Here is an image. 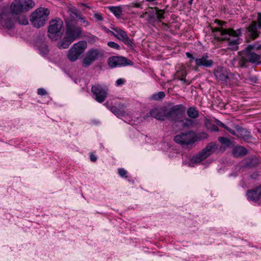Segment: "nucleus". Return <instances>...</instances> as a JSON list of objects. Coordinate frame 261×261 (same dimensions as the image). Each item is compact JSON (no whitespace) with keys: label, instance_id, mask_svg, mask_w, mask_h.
I'll return each mask as SVG.
<instances>
[{"label":"nucleus","instance_id":"obj_56","mask_svg":"<svg viewBox=\"0 0 261 261\" xmlns=\"http://www.w3.org/2000/svg\"><path fill=\"white\" fill-rule=\"evenodd\" d=\"M189 4L190 5H192V3H193V0H189Z\"/></svg>","mask_w":261,"mask_h":261},{"label":"nucleus","instance_id":"obj_54","mask_svg":"<svg viewBox=\"0 0 261 261\" xmlns=\"http://www.w3.org/2000/svg\"><path fill=\"white\" fill-rule=\"evenodd\" d=\"M133 5H134V7H136V8H140L141 7V5L140 3H136V4H134Z\"/></svg>","mask_w":261,"mask_h":261},{"label":"nucleus","instance_id":"obj_12","mask_svg":"<svg viewBox=\"0 0 261 261\" xmlns=\"http://www.w3.org/2000/svg\"><path fill=\"white\" fill-rule=\"evenodd\" d=\"M91 91L94 95L95 99L98 102H103L108 96V89L106 87H103L99 84L93 85Z\"/></svg>","mask_w":261,"mask_h":261},{"label":"nucleus","instance_id":"obj_48","mask_svg":"<svg viewBox=\"0 0 261 261\" xmlns=\"http://www.w3.org/2000/svg\"><path fill=\"white\" fill-rule=\"evenodd\" d=\"M186 56L188 58H189L190 59V61L192 62V61H195L196 59L193 57V56L190 54V53H187Z\"/></svg>","mask_w":261,"mask_h":261},{"label":"nucleus","instance_id":"obj_40","mask_svg":"<svg viewBox=\"0 0 261 261\" xmlns=\"http://www.w3.org/2000/svg\"><path fill=\"white\" fill-rule=\"evenodd\" d=\"M118 173L119 175L121 177H126L127 172L123 168H119L118 169Z\"/></svg>","mask_w":261,"mask_h":261},{"label":"nucleus","instance_id":"obj_10","mask_svg":"<svg viewBox=\"0 0 261 261\" xmlns=\"http://www.w3.org/2000/svg\"><path fill=\"white\" fill-rule=\"evenodd\" d=\"M194 137L195 132L190 130L176 135L174 138V141L181 145H192L195 142Z\"/></svg>","mask_w":261,"mask_h":261},{"label":"nucleus","instance_id":"obj_32","mask_svg":"<svg viewBox=\"0 0 261 261\" xmlns=\"http://www.w3.org/2000/svg\"><path fill=\"white\" fill-rule=\"evenodd\" d=\"M122 41L124 42V43L129 46V47H133L135 45L134 44V41L133 39H130L127 35L125 37Z\"/></svg>","mask_w":261,"mask_h":261},{"label":"nucleus","instance_id":"obj_34","mask_svg":"<svg viewBox=\"0 0 261 261\" xmlns=\"http://www.w3.org/2000/svg\"><path fill=\"white\" fill-rule=\"evenodd\" d=\"M154 9L155 10V14L157 16V18L158 19H162L164 18V13L165 11L163 10L159 9L157 7H155Z\"/></svg>","mask_w":261,"mask_h":261},{"label":"nucleus","instance_id":"obj_28","mask_svg":"<svg viewBox=\"0 0 261 261\" xmlns=\"http://www.w3.org/2000/svg\"><path fill=\"white\" fill-rule=\"evenodd\" d=\"M37 46H38V49L40 53L43 55H46L48 52V47L46 42L42 41V42H37Z\"/></svg>","mask_w":261,"mask_h":261},{"label":"nucleus","instance_id":"obj_15","mask_svg":"<svg viewBox=\"0 0 261 261\" xmlns=\"http://www.w3.org/2000/svg\"><path fill=\"white\" fill-rule=\"evenodd\" d=\"M108 64L111 68L130 65L132 62L123 57L114 56L108 60Z\"/></svg>","mask_w":261,"mask_h":261},{"label":"nucleus","instance_id":"obj_7","mask_svg":"<svg viewBox=\"0 0 261 261\" xmlns=\"http://www.w3.org/2000/svg\"><path fill=\"white\" fill-rule=\"evenodd\" d=\"M63 22L60 18H57L49 22L48 28V36L53 41H56L60 36V32L63 29Z\"/></svg>","mask_w":261,"mask_h":261},{"label":"nucleus","instance_id":"obj_46","mask_svg":"<svg viewBox=\"0 0 261 261\" xmlns=\"http://www.w3.org/2000/svg\"><path fill=\"white\" fill-rule=\"evenodd\" d=\"M204 123L206 127L208 129L211 127V126H212V125L214 124H212L210 120L208 119H205Z\"/></svg>","mask_w":261,"mask_h":261},{"label":"nucleus","instance_id":"obj_22","mask_svg":"<svg viewBox=\"0 0 261 261\" xmlns=\"http://www.w3.org/2000/svg\"><path fill=\"white\" fill-rule=\"evenodd\" d=\"M181 126L183 128H190L197 126L199 124L197 120H194L190 118H185L184 119H182Z\"/></svg>","mask_w":261,"mask_h":261},{"label":"nucleus","instance_id":"obj_50","mask_svg":"<svg viewBox=\"0 0 261 261\" xmlns=\"http://www.w3.org/2000/svg\"><path fill=\"white\" fill-rule=\"evenodd\" d=\"M90 160L93 162H95L97 160V157L94 155L93 153L90 154Z\"/></svg>","mask_w":261,"mask_h":261},{"label":"nucleus","instance_id":"obj_21","mask_svg":"<svg viewBox=\"0 0 261 261\" xmlns=\"http://www.w3.org/2000/svg\"><path fill=\"white\" fill-rule=\"evenodd\" d=\"M73 41H74L71 38H69V36L65 34L63 39L58 42L57 45L60 49H66L67 48Z\"/></svg>","mask_w":261,"mask_h":261},{"label":"nucleus","instance_id":"obj_49","mask_svg":"<svg viewBox=\"0 0 261 261\" xmlns=\"http://www.w3.org/2000/svg\"><path fill=\"white\" fill-rule=\"evenodd\" d=\"M209 129H211V130L214 131V132L219 131V128H218V126L215 124H213L212 125V126H211V127Z\"/></svg>","mask_w":261,"mask_h":261},{"label":"nucleus","instance_id":"obj_35","mask_svg":"<svg viewBox=\"0 0 261 261\" xmlns=\"http://www.w3.org/2000/svg\"><path fill=\"white\" fill-rule=\"evenodd\" d=\"M165 96V94L164 92H159L157 94H154L152 95V98L154 100H159L164 98Z\"/></svg>","mask_w":261,"mask_h":261},{"label":"nucleus","instance_id":"obj_17","mask_svg":"<svg viewBox=\"0 0 261 261\" xmlns=\"http://www.w3.org/2000/svg\"><path fill=\"white\" fill-rule=\"evenodd\" d=\"M167 108L166 107L154 108L149 112V115L159 120H165L166 119Z\"/></svg>","mask_w":261,"mask_h":261},{"label":"nucleus","instance_id":"obj_19","mask_svg":"<svg viewBox=\"0 0 261 261\" xmlns=\"http://www.w3.org/2000/svg\"><path fill=\"white\" fill-rule=\"evenodd\" d=\"M247 198L251 201H257L261 198V185L247 191Z\"/></svg>","mask_w":261,"mask_h":261},{"label":"nucleus","instance_id":"obj_2","mask_svg":"<svg viewBox=\"0 0 261 261\" xmlns=\"http://www.w3.org/2000/svg\"><path fill=\"white\" fill-rule=\"evenodd\" d=\"M237 60L239 66L244 68L246 67L247 64L249 63L256 65L260 64L261 56L246 47L245 49L238 53Z\"/></svg>","mask_w":261,"mask_h":261},{"label":"nucleus","instance_id":"obj_39","mask_svg":"<svg viewBox=\"0 0 261 261\" xmlns=\"http://www.w3.org/2000/svg\"><path fill=\"white\" fill-rule=\"evenodd\" d=\"M18 21L19 23L22 24L26 25L28 24V20L24 17H19L18 19Z\"/></svg>","mask_w":261,"mask_h":261},{"label":"nucleus","instance_id":"obj_58","mask_svg":"<svg viewBox=\"0 0 261 261\" xmlns=\"http://www.w3.org/2000/svg\"><path fill=\"white\" fill-rule=\"evenodd\" d=\"M3 1V0H0V2H2V1Z\"/></svg>","mask_w":261,"mask_h":261},{"label":"nucleus","instance_id":"obj_20","mask_svg":"<svg viewBox=\"0 0 261 261\" xmlns=\"http://www.w3.org/2000/svg\"><path fill=\"white\" fill-rule=\"evenodd\" d=\"M129 6H109L107 9L112 12L117 18H120L122 15L123 9Z\"/></svg>","mask_w":261,"mask_h":261},{"label":"nucleus","instance_id":"obj_5","mask_svg":"<svg viewBox=\"0 0 261 261\" xmlns=\"http://www.w3.org/2000/svg\"><path fill=\"white\" fill-rule=\"evenodd\" d=\"M186 108L182 105H177L168 110L167 109L166 119L173 122H180L184 118Z\"/></svg>","mask_w":261,"mask_h":261},{"label":"nucleus","instance_id":"obj_30","mask_svg":"<svg viewBox=\"0 0 261 261\" xmlns=\"http://www.w3.org/2000/svg\"><path fill=\"white\" fill-rule=\"evenodd\" d=\"M112 35L114 36L115 37H116L117 39H118L119 40L122 41V40L123 39V38L126 37V36L127 35V33L123 30L120 29V30H118V32H117V34L115 35V33L114 32H111Z\"/></svg>","mask_w":261,"mask_h":261},{"label":"nucleus","instance_id":"obj_41","mask_svg":"<svg viewBox=\"0 0 261 261\" xmlns=\"http://www.w3.org/2000/svg\"><path fill=\"white\" fill-rule=\"evenodd\" d=\"M187 73L185 70H182L180 71H178L177 72V78L179 79L180 77H185L186 76Z\"/></svg>","mask_w":261,"mask_h":261},{"label":"nucleus","instance_id":"obj_13","mask_svg":"<svg viewBox=\"0 0 261 261\" xmlns=\"http://www.w3.org/2000/svg\"><path fill=\"white\" fill-rule=\"evenodd\" d=\"M214 74L219 81L224 83H227L231 73L223 66H218L214 69Z\"/></svg>","mask_w":261,"mask_h":261},{"label":"nucleus","instance_id":"obj_57","mask_svg":"<svg viewBox=\"0 0 261 261\" xmlns=\"http://www.w3.org/2000/svg\"><path fill=\"white\" fill-rule=\"evenodd\" d=\"M257 1L261 2V0H257Z\"/></svg>","mask_w":261,"mask_h":261},{"label":"nucleus","instance_id":"obj_25","mask_svg":"<svg viewBox=\"0 0 261 261\" xmlns=\"http://www.w3.org/2000/svg\"><path fill=\"white\" fill-rule=\"evenodd\" d=\"M71 12L74 14L76 17L79 19L85 26H87L89 24L88 21L86 20L85 17L82 14L81 11L75 8L71 9Z\"/></svg>","mask_w":261,"mask_h":261},{"label":"nucleus","instance_id":"obj_6","mask_svg":"<svg viewBox=\"0 0 261 261\" xmlns=\"http://www.w3.org/2000/svg\"><path fill=\"white\" fill-rule=\"evenodd\" d=\"M87 47L85 41H81L74 43L72 47L68 50L67 58L71 62L76 61Z\"/></svg>","mask_w":261,"mask_h":261},{"label":"nucleus","instance_id":"obj_33","mask_svg":"<svg viewBox=\"0 0 261 261\" xmlns=\"http://www.w3.org/2000/svg\"><path fill=\"white\" fill-rule=\"evenodd\" d=\"M110 111L117 117H120L123 115L122 111L118 109L115 106H112L110 109Z\"/></svg>","mask_w":261,"mask_h":261},{"label":"nucleus","instance_id":"obj_16","mask_svg":"<svg viewBox=\"0 0 261 261\" xmlns=\"http://www.w3.org/2000/svg\"><path fill=\"white\" fill-rule=\"evenodd\" d=\"M0 23L3 28L10 30L14 27L13 16L7 12H3L0 14Z\"/></svg>","mask_w":261,"mask_h":261},{"label":"nucleus","instance_id":"obj_14","mask_svg":"<svg viewBox=\"0 0 261 261\" xmlns=\"http://www.w3.org/2000/svg\"><path fill=\"white\" fill-rule=\"evenodd\" d=\"M196 68L198 67L211 68L214 64L213 60L207 53H204L201 56H199L195 60Z\"/></svg>","mask_w":261,"mask_h":261},{"label":"nucleus","instance_id":"obj_47","mask_svg":"<svg viewBox=\"0 0 261 261\" xmlns=\"http://www.w3.org/2000/svg\"><path fill=\"white\" fill-rule=\"evenodd\" d=\"M125 82V80L123 79H119L116 81V85L118 86H121Z\"/></svg>","mask_w":261,"mask_h":261},{"label":"nucleus","instance_id":"obj_11","mask_svg":"<svg viewBox=\"0 0 261 261\" xmlns=\"http://www.w3.org/2000/svg\"><path fill=\"white\" fill-rule=\"evenodd\" d=\"M65 34L73 41L79 39L82 33L81 28L68 19L65 20Z\"/></svg>","mask_w":261,"mask_h":261},{"label":"nucleus","instance_id":"obj_8","mask_svg":"<svg viewBox=\"0 0 261 261\" xmlns=\"http://www.w3.org/2000/svg\"><path fill=\"white\" fill-rule=\"evenodd\" d=\"M218 149L217 145L214 142H210L198 154L191 159L193 163H199L215 152Z\"/></svg>","mask_w":261,"mask_h":261},{"label":"nucleus","instance_id":"obj_18","mask_svg":"<svg viewBox=\"0 0 261 261\" xmlns=\"http://www.w3.org/2000/svg\"><path fill=\"white\" fill-rule=\"evenodd\" d=\"M246 29L252 39L257 38L260 34L261 27H259V24L256 21H252Z\"/></svg>","mask_w":261,"mask_h":261},{"label":"nucleus","instance_id":"obj_31","mask_svg":"<svg viewBox=\"0 0 261 261\" xmlns=\"http://www.w3.org/2000/svg\"><path fill=\"white\" fill-rule=\"evenodd\" d=\"M208 135L204 132L199 133L197 134H196L195 133L194 139H195V142L197 140H201L206 139Z\"/></svg>","mask_w":261,"mask_h":261},{"label":"nucleus","instance_id":"obj_44","mask_svg":"<svg viewBox=\"0 0 261 261\" xmlns=\"http://www.w3.org/2000/svg\"><path fill=\"white\" fill-rule=\"evenodd\" d=\"M216 123L217 125L220 126L221 127L224 128L225 129H227L228 128L225 124L221 122L220 121L218 120H216Z\"/></svg>","mask_w":261,"mask_h":261},{"label":"nucleus","instance_id":"obj_55","mask_svg":"<svg viewBox=\"0 0 261 261\" xmlns=\"http://www.w3.org/2000/svg\"><path fill=\"white\" fill-rule=\"evenodd\" d=\"M156 0H145L146 2H150V3H153Z\"/></svg>","mask_w":261,"mask_h":261},{"label":"nucleus","instance_id":"obj_43","mask_svg":"<svg viewBox=\"0 0 261 261\" xmlns=\"http://www.w3.org/2000/svg\"><path fill=\"white\" fill-rule=\"evenodd\" d=\"M37 93L40 95H45L47 94V92L43 88H39L38 89Z\"/></svg>","mask_w":261,"mask_h":261},{"label":"nucleus","instance_id":"obj_42","mask_svg":"<svg viewBox=\"0 0 261 261\" xmlns=\"http://www.w3.org/2000/svg\"><path fill=\"white\" fill-rule=\"evenodd\" d=\"M257 159L256 158H254L251 159L249 162H248V164L250 166H255L257 164Z\"/></svg>","mask_w":261,"mask_h":261},{"label":"nucleus","instance_id":"obj_26","mask_svg":"<svg viewBox=\"0 0 261 261\" xmlns=\"http://www.w3.org/2000/svg\"><path fill=\"white\" fill-rule=\"evenodd\" d=\"M242 80L245 83H249L250 84H253L257 82V78L255 75L248 73L244 75Z\"/></svg>","mask_w":261,"mask_h":261},{"label":"nucleus","instance_id":"obj_53","mask_svg":"<svg viewBox=\"0 0 261 261\" xmlns=\"http://www.w3.org/2000/svg\"><path fill=\"white\" fill-rule=\"evenodd\" d=\"M112 31H110V32H114L116 34H117V32H118V30H120V28H111Z\"/></svg>","mask_w":261,"mask_h":261},{"label":"nucleus","instance_id":"obj_52","mask_svg":"<svg viewBox=\"0 0 261 261\" xmlns=\"http://www.w3.org/2000/svg\"><path fill=\"white\" fill-rule=\"evenodd\" d=\"M226 130H228L230 134L237 136V129L236 130H234L229 128H227Z\"/></svg>","mask_w":261,"mask_h":261},{"label":"nucleus","instance_id":"obj_23","mask_svg":"<svg viewBox=\"0 0 261 261\" xmlns=\"http://www.w3.org/2000/svg\"><path fill=\"white\" fill-rule=\"evenodd\" d=\"M237 137L247 140L250 138V132L246 128L238 127L237 129Z\"/></svg>","mask_w":261,"mask_h":261},{"label":"nucleus","instance_id":"obj_45","mask_svg":"<svg viewBox=\"0 0 261 261\" xmlns=\"http://www.w3.org/2000/svg\"><path fill=\"white\" fill-rule=\"evenodd\" d=\"M256 22L259 24V27H261V12H258L257 15V21Z\"/></svg>","mask_w":261,"mask_h":261},{"label":"nucleus","instance_id":"obj_4","mask_svg":"<svg viewBox=\"0 0 261 261\" xmlns=\"http://www.w3.org/2000/svg\"><path fill=\"white\" fill-rule=\"evenodd\" d=\"M35 6L32 0H14L10 6L12 14H18L29 11Z\"/></svg>","mask_w":261,"mask_h":261},{"label":"nucleus","instance_id":"obj_24","mask_svg":"<svg viewBox=\"0 0 261 261\" xmlns=\"http://www.w3.org/2000/svg\"><path fill=\"white\" fill-rule=\"evenodd\" d=\"M247 153V150L244 147L238 146L234 147L232 151V155L236 157H241L246 155Z\"/></svg>","mask_w":261,"mask_h":261},{"label":"nucleus","instance_id":"obj_1","mask_svg":"<svg viewBox=\"0 0 261 261\" xmlns=\"http://www.w3.org/2000/svg\"><path fill=\"white\" fill-rule=\"evenodd\" d=\"M215 22L219 26L212 28V32L215 34V38L219 41L226 40L228 44L230 46L229 49L237 50L238 45L239 44V36L241 34V30L234 31L232 29H224L222 28V25L226 22L220 20L216 19Z\"/></svg>","mask_w":261,"mask_h":261},{"label":"nucleus","instance_id":"obj_36","mask_svg":"<svg viewBox=\"0 0 261 261\" xmlns=\"http://www.w3.org/2000/svg\"><path fill=\"white\" fill-rule=\"evenodd\" d=\"M248 48L252 49V50H257L261 49V43L260 44H254L249 45L247 46Z\"/></svg>","mask_w":261,"mask_h":261},{"label":"nucleus","instance_id":"obj_9","mask_svg":"<svg viewBox=\"0 0 261 261\" xmlns=\"http://www.w3.org/2000/svg\"><path fill=\"white\" fill-rule=\"evenodd\" d=\"M104 55V51L101 49L91 48L89 49L83 60V65L85 67H89L94 62Z\"/></svg>","mask_w":261,"mask_h":261},{"label":"nucleus","instance_id":"obj_29","mask_svg":"<svg viewBox=\"0 0 261 261\" xmlns=\"http://www.w3.org/2000/svg\"><path fill=\"white\" fill-rule=\"evenodd\" d=\"M218 141L221 144L225 145L227 147H231L233 146V142L227 138L224 137H220L218 138Z\"/></svg>","mask_w":261,"mask_h":261},{"label":"nucleus","instance_id":"obj_51","mask_svg":"<svg viewBox=\"0 0 261 261\" xmlns=\"http://www.w3.org/2000/svg\"><path fill=\"white\" fill-rule=\"evenodd\" d=\"M179 80H180L181 81H182L183 83H186L187 85H189L190 84V83L188 81H187L186 79V76L182 77H180V78H179Z\"/></svg>","mask_w":261,"mask_h":261},{"label":"nucleus","instance_id":"obj_3","mask_svg":"<svg viewBox=\"0 0 261 261\" xmlns=\"http://www.w3.org/2000/svg\"><path fill=\"white\" fill-rule=\"evenodd\" d=\"M49 11L47 9L39 8L33 12L30 17V21L34 27L39 28L43 26L47 20Z\"/></svg>","mask_w":261,"mask_h":261},{"label":"nucleus","instance_id":"obj_27","mask_svg":"<svg viewBox=\"0 0 261 261\" xmlns=\"http://www.w3.org/2000/svg\"><path fill=\"white\" fill-rule=\"evenodd\" d=\"M187 113L188 117L193 119L197 118L199 116V112L195 107H191L188 109Z\"/></svg>","mask_w":261,"mask_h":261},{"label":"nucleus","instance_id":"obj_38","mask_svg":"<svg viewBox=\"0 0 261 261\" xmlns=\"http://www.w3.org/2000/svg\"><path fill=\"white\" fill-rule=\"evenodd\" d=\"M94 17L98 21H102L103 20V17L100 13L95 12L94 13Z\"/></svg>","mask_w":261,"mask_h":261},{"label":"nucleus","instance_id":"obj_37","mask_svg":"<svg viewBox=\"0 0 261 261\" xmlns=\"http://www.w3.org/2000/svg\"><path fill=\"white\" fill-rule=\"evenodd\" d=\"M108 45L110 47H111V48H113L114 49H119L120 48V46H119V44H118L117 43H116L114 42H113V41L108 42Z\"/></svg>","mask_w":261,"mask_h":261}]
</instances>
